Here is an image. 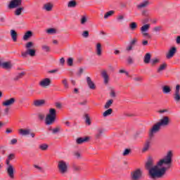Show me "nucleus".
<instances>
[{
    "label": "nucleus",
    "mask_w": 180,
    "mask_h": 180,
    "mask_svg": "<svg viewBox=\"0 0 180 180\" xmlns=\"http://www.w3.org/2000/svg\"><path fill=\"white\" fill-rule=\"evenodd\" d=\"M172 167V151L169 150L167 155L158 162L154 166V160L151 157H148L145 164V169L148 171L149 178L150 179H157V178H162L169 168Z\"/></svg>",
    "instance_id": "f257e3e1"
},
{
    "label": "nucleus",
    "mask_w": 180,
    "mask_h": 180,
    "mask_svg": "<svg viewBox=\"0 0 180 180\" xmlns=\"http://www.w3.org/2000/svg\"><path fill=\"white\" fill-rule=\"evenodd\" d=\"M169 125V117L165 116L160 120V122L155 124L149 131V137L153 139L155 133H158L161 130V127H167Z\"/></svg>",
    "instance_id": "f03ea898"
},
{
    "label": "nucleus",
    "mask_w": 180,
    "mask_h": 180,
    "mask_svg": "<svg viewBox=\"0 0 180 180\" xmlns=\"http://www.w3.org/2000/svg\"><path fill=\"white\" fill-rule=\"evenodd\" d=\"M34 46V44L32 41H28L25 44V49H27V51L25 52H22L21 56L24 58H26L27 56H30V57H34L36 56V49H32Z\"/></svg>",
    "instance_id": "7ed1b4c3"
},
{
    "label": "nucleus",
    "mask_w": 180,
    "mask_h": 180,
    "mask_svg": "<svg viewBox=\"0 0 180 180\" xmlns=\"http://www.w3.org/2000/svg\"><path fill=\"white\" fill-rule=\"evenodd\" d=\"M57 117V110L55 108H51L49 110V114L46 115L45 119V123L47 126H51L53 124L54 122H56V119Z\"/></svg>",
    "instance_id": "20e7f679"
},
{
    "label": "nucleus",
    "mask_w": 180,
    "mask_h": 180,
    "mask_svg": "<svg viewBox=\"0 0 180 180\" xmlns=\"http://www.w3.org/2000/svg\"><path fill=\"white\" fill-rule=\"evenodd\" d=\"M58 169L60 174H67L68 172V165L64 160H60L58 162Z\"/></svg>",
    "instance_id": "39448f33"
},
{
    "label": "nucleus",
    "mask_w": 180,
    "mask_h": 180,
    "mask_svg": "<svg viewBox=\"0 0 180 180\" xmlns=\"http://www.w3.org/2000/svg\"><path fill=\"white\" fill-rule=\"evenodd\" d=\"M6 164L8 165L6 168L7 174L11 179H13L15 178V169H13V166L11 165V160H9L8 158L6 160Z\"/></svg>",
    "instance_id": "423d86ee"
},
{
    "label": "nucleus",
    "mask_w": 180,
    "mask_h": 180,
    "mask_svg": "<svg viewBox=\"0 0 180 180\" xmlns=\"http://www.w3.org/2000/svg\"><path fill=\"white\" fill-rule=\"evenodd\" d=\"M143 176V171L141 169H136L131 173V178L132 180H139Z\"/></svg>",
    "instance_id": "0eeeda50"
},
{
    "label": "nucleus",
    "mask_w": 180,
    "mask_h": 180,
    "mask_svg": "<svg viewBox=\"0 0 180 180\" xmlns=\"http://www.w3.org/2000/svg\"><path fill=\"white\" fill-rule=\"evenodd\" d=\"M22 6V0H11L8 5V9H15Z\"/></svg>",
    "instance_id": "6e6552de"
},
{
    "label": "nucleus",
    "mask_w": 180,
    "mask_h": 180,
    "mask_svg": "<svg viewBox=\"0 0 180 180\" xmlns=\"http://www.w3.org/2000/svg\"><path fill=\"white\" fill-rule=\"evenodd\" d=\"M16 102L15 98H11L9 99L6 100L2 103L3 106H12Z\"/></svg>",
    "instance_id": "1a4fd4ad"
},
{
    "label": "nucleus",
    "mask_w": 180,
    "mask_h": 180,
    "mask_svg": "<svg viewBox=\"0 0 180 180\" xmlns=\"http://www.w3.org/2000/svg\"><path fill=\"white\" fill-rule=\"evenodd\" d=\"M179 91H180V85L177 84L176 86V89H175V93L174 95V99L176 102H179L180 101V94H179Z\"/></svg>",
    "instance_id": "9d476101"
},
{
    "label": "nucleus",
    "mask_w": 180,
    "mask_h": 180,
    "mask_svg": "<svg viewBox=\"0 0 180 180\" xmlns=\"http://www.w3.org/2000/svg\"><path fill=\"white\" fill-rule=\"evenodd\" d=\"M0 67H2L4 70H11L12 68V63L11 62H2L0 60Z\"/></svg>",
    "instance_id": "9b49d317"
},
{
    "label": "nucleus",
    "mask_w": 180,
    "mask_h": 180,
    "mask_svg": "<svg viewBox=\"0 0 180 180\" xmlns=\"http://www.w3.org/2000/svg\"><path fill=\"white\" fill-rule=\"evenodd\" d=\"M175 53H176V47L172 46L169 50L167 54L166 55V58L169 59L172 58L174 56H175Z\"/></svg>",
    "instance_id": "f8f14e48"
},
{
    "label": "nucleus",
    "mask_w": 180,
    "mask_h": 180,
    "mask_svg": "<svg viewBox=\"0 0 180 180\" xmlns=\"http://www.w3.org/2000/svg\"><path fill=\"white\" fill-rule=\"evenodd\" d=\"M86 79L87 85L90 89H96V85H95V83L93 82L92 79H91L89 77H87Z\"/></svg>",
    "instance_id": "ddd939ff"
},
{
    "label": "nucleus",
    "mask_w": 180,
    "mask_h": 180,
    "mask_svg": "<svg viewBox=\"0 0 180 180\" xmlns=\"http://www.w3.org/2000/svg\"><path fill=\"white\" fill-rule=\"evenodd\" d=\"M51 84V80L49 78H45L40 82L39 85L45 88L46 86H49Z\"/></svg>",
    "instance_id": "4468645a"
},
{
    "label": "nucleus",
    "mask_w": 180,
    "mask_h": 180,
    "mask_svg": "<svg viewBox=\"0 0 180 180\" xmlns=\"http://www.w3.org/2000/svg\"><path fill=\"white\" fill-rule=\"evenodd\" d=\"M153 138H150L149 136V139H148L145 144H144V146L142 149V153H146V151H148V149L150 148V144H151V139Z\"/></svg>",
    "instance_id": "2eb2a0df"
},
{
    "label": "nucleus",
    "mask_w": 180,
    "mask_h": 180,
    "mask_svg": "<svg viewBox=\"0 0 180 180\" xmlns=\"http://www.w3.org/2000/svg\"><path fill=\"white\" fill-rule=\"evenodd\" d=\"M89 136H86L84 138L79 137L76 139L77 144H84V143H87L89 141Z\"/></svg>",
    "instance_id": "dca6fc26"
},
{
    "label": "nucleus",
    "mask_w": 180,
    "mask_h": 180,
    "mask_svg": "<svg viewBox=\"0 0 180 180\" xmlns=\"http://www.w3.org/2000/svg\"><path fill=\"white\" fill-rule=\"evenodd\" d=\"M32 37H33V32L28 30L25 33L22 39L25 41H27Z\"/></svg>",
    "instance_id": "f3484780"
},
{
    "label": "nucleus",
    "mask_w": 180,
    "mask_h": 180,
    "mask_svg": "<svg viewBox=\"0 0 180 180\" xmlns=\"http://www.w3.org/2000/svg\"><path fill=\"white\" fill-rule=\"evenodd\" d=\"M10 33L13 41L16 43V41H18V32H16L15 30H11Z\"/></svg>",
    "instance_id": "a211bd4d"
},
{
    "label": "nucleus",
    "mask_w": 180,
    "mask_h": 180,
    "mask_svg": "<svg viewBox=\"0 0 180 180\" xmlns=\"http://www.w3.org/2000/svg\"><path fill=\"white\" fill-rule=\"evenodd\" d=\"M46 103V101L44 100H35L34 101L33 105H35L37 108L40 106H43Z\"/></svg>",
    "instance_id": "6ab92c4d"
},
{
    "label": "nucleus",
    "mask_w": 180,
    "mask_h": 180,
    "mask_svg": "<svg viewBox=\"0 0 180 180\" xmlns=\"http://www.w3.org/2000/svg\"><path fill=\"white\" fill-rule=\"evenodd\" d=\"M83 117L84 119H85L86 124H88V126H91V124H92V122L91 121V117H89V114L84 113Z\"/></svg>",
    "instance_id": "aec40b11"
},
{
    "label": "nucleus",
    "mask_w": 180,
    "mask_h": 180,
    "mask_svg": "<svg viewBox=\"0 0 180 180\" xmlns=\"http://www.w3.org/2000/svg\"><path fill=\"white\" fill-rule=\"evenodd\" d=\"M150 61H151V53H147L144 56L143 63L145 64H150Z\"/></svg>",
    "instance_id": "412c9836"
},
{
    "label": "nucleus",
    "mask_w": 180,
    "mask_h": 180,
    "mask_svg": "<svg viewBox=\"0 0 180 180\" xmlns=\"http://www.w3.org/2000/svg\"><path fill=\"white\" fill-rule=\"evenodd\" d=\"M101 75L104 78V84H109V75L106 72V70H103Z\"/></svg>",
    "instance_id": "4be33fe9"
},
{
    "label": "nucleus",
    "mask_w": 180,
    "mask_h": 180,
    "mask_svg": "<svg viewBox=\"0 0 180 180\" xmlns=\"http://www.w3.org/2000/svg\"><path fill=\"white\" fill-rule=\"evenodd\" d=\"M25 75H26V72H22L20 73H18V75L15 76L13 79L15 82L19 81V79H22V78H23V77Z\"/></svg>",
    "instance_id": "5701e85b"
},
{
    "label": "nucleus",
    "mask_w": 180,
    "mask_h": 180,
    "mask_svg": "<svg viewBox=\"0 0 180 180\" xmlns=\"http://www.w3.org/2000/svg\"><path fill=\"white\" fill-rule=\"evenodd\" d=\"M30 131H32L31 129H19V133L21 134V136H27V134H30Z\"/></svg>",
    "instance_id": "b1692460"
},
{
    "label": "nucleus",
    "mask_w": 180,
    "mask_h": 180,
    "mask_svg": "<svg viewBox=\"0 0 180 180\" xmlns=\"http://www.w3.org/2000/svg\"><path fill=\"white\" fill-rule=\"evenodd\" d=\"M77 5H78V4L77 3V1L71 0L68 3V8H76Z\"/></svg>",
    "instance_id": "393cba45"
},
{
    "label": "nucleus",
    "mask_w": 180,
    "mask_h": 180,
    "mask_svg": "<svg viewBox=\"0 0 180 180\" xmlns=\"http://www.w3.org/2000/svg\"><path fill=\"white\" fill-rule=\"evenodd\" d=\"M96 54L97 56H102V44L101 43L96 45Z\"/></svg>",
    "instance_id": "a878e982"
},
{
    "label": "nucleus",
    "mask_w": 180,
    "mask_h": 180,
    "mask_svg": "<svg viewBox=\"0 0 180 180\" xmlns=\"http://www.w3.org/2000/svg\"><path fill=\"white\" fill-rule=\"evenodd\" d=\"M44 9H46L47 11V12H50V11H53V4H51V3H47V4H44Z\"/></svg>",
    "instance_id": "bb28decb"
},
{
    "label": "nucleus",
    "mask_w": 180,
    "mask_h": 180,
    "mask_svg": "<svg viewBox=\"0 0 180 180\" xmlns=\"http://www.w3.org/2000/svg\"><path fill=\"white\" fill-rule=\"evenodd\" d=\"M24 9L23 7L17 8L14 12V15H15V16H20V15H22V11H24Z\"/></svg>",
    "instance_id": "cd10ccee"
},
{
    "label": "nucleus",
    "mask_w": 180,
    "mask_h": 180,
    "mask_svg": "<svg viewBox=\"0 0 180 180\" xmlns=\"http://www.w3.org/2000/svg\"><path fill=\"white\" fill-rule=\"evenodd\" d=\"M113 113V109L112 108H108L107 110H105L103 113V116L104 117H108V116H110V114Z\"/></svg>",
    "instance_id": "c85d7f7f"
},
{
    "label": "nucleus",
    "mask_w": 180,
    "mask_h": 180,
    "mask_svg": "<svg viewBox=\"0 0 180 180\" xmlns=\"http://www.w3.org/2000/svg\"><path fill=\"white\" fill-rule=\"evenodd\" d=\"M150 24H146V25H143V26L141 27V32H148V30L150 29Z\"/></svg>",
    "instance_id": "c756f323"
},
{
    "label": "nucleus",
    "mask_w": 180,
    "mask_h": 180,
    "mask_svg": "<svg viewBox=\"0 0 180 180\" xmlns=\"http://www.w3.org/2000/svg\"><path fill=\"white\" fill-rule=\"evenodd\" d=\"M41 50L43 51H45V53H50V51H51V49L50 48V46L46 44L41 46Z\"/></svg>",
    "instance_id": "7c9ffc66"
},
{
    "label": "nucleus",
    "mask_w": 180,
    "mask_h": 180,
    "mask_svg": "<svg viewBox=\"0 0 180 180\" xmlns=\"http://www.w3.org/2000/svg\"><path fill=\"white\" fill-rule=\"evenodd\" d=\"M162 92L163 94H169L171 92V87L169 86H163Z\"/></svg>",
    "instance_id": "2f4dec72"
},
{
    "label": "nucleus",
    "mask_w": 180,
    "mask_h": 180,
    "mask_svg": "<svg viewBox=\"0 0 180 180\" xmlns=\"http://www.w3.org/2000/svg\"><path fill=\"white\" fill-rule=\"evenodd\" d=\"M113 103V99L108 100L104 105L105 109H109L112 104Z\"/></svg>",
    "instance_id": "473e14b6"
},
{
    "label": "nucleus",
    "mask_w": 180,
    "mask_h": 180,
    "mask_svg": "<svg viewBox=\"0 0 180 180\" xmlns=\"http://www.w3.org/2000/svg\"><path fill=\"white\" fill-rule=\"evenodd\" d=\"M39 148L42 151H46V150H48L49 148V145H47L46 143H42L39 145Z\"/></svg>",
    "instance_id": "72a5a7b5"
},
{
    "label": "nucleus",
    "mask_w": 180,
    "mask_h": 180,
    "mask_svg": "<svg viewBox=\"0 0 180 180\" xmlns=\"http://www.w3.org/2000/svg\"><path fill=\"white\" fill-rule=\"evenodd\" d=\"M46 33H48V34H56L57 30H56V28H49L46 30Z\"/></svg>",
    "instance_id": "f704fd0d"
},
{
    "label": "nucleus",
    "mask_w": 180,
    "mask_h": 180,
    "mask_svg": "<svg viewBox=\"0 0 180 180\" xmlns=\"http://www.w3.org/2000/svg\"><path fill=\"white\" fill-rule=\"evenodd\" d=\"M129 28L131 29V30H136V29H137V22H132L129 24Z\"/></svg>",
    "instance_id": "c9c22d12"
},
{
    "label": "nucleus",
    "mask_w": 180,
    "mask_h": 180,
    "mask_svg": "<svg viewBox=\"0 0 180 180\" xmlns=\"http://www.w3.org/2000/svg\"><path fill=\"white\" fill-rule=\"evenodd\" d=\"M102 134H103V129H98V132L96 134V139H100L101 137H102Z\"/></svg>",
    "instance_id": "e433bc0d"
},
{
    "label": "nucleus",
    "mask_w": 180,
    "mask_h": 180,
    "mask_svg": "<svg viewBox=\"0 0 180 180\" xmlns=\"http://www.w3.org/2000/svg\"><path fill=\"white\" fill-rule=\"evenodd\" d=\"M115 14V11H108L105 15H104V19H108V18L112 16V15Z\"/></svg>",
    "instance_id": "4c0bfd02"
},
{
    "label": "nucleus",
    "mask_w": 180,
    "mask_h": 180,
    "mask_svg": "<svg viewBox=\"0 0 180 180\" xmlns=\"http://www.w3.org/2000/svg\"><path fill=\"white\" fill-rule=\"evenodd\" d=\"M148 5V1H146L143 3H141V4H139L137 6L138 9H141V8H146Z\"/></svg>",
    "instance_id": "58836bf2"
},
{
    "label": "nucleus",
    "mask_w": 180,
    "mask_h": 180,
    "mask_svg": "<svg viewBox=\"0 0 180 180\" xmlns=\"http://www.w3.org/2000/svg\"><path fill=\"white\" fill-rule=\"evenodd\" d=\"M166 68H167V63H163L158 69V72H161V71H164V70H165Z\"/></svg>",
    "instance_id": "ea45409f"
},
{
    "label": "nucleus",
    "mask_w": 180,
    "mask_h": 180,
    "mask_svg": "<svg viewBox=\"0 0 180 180\" xmlns=\"http://www.w3.org/2000/svg\"><path fill=\"white\" fill-rule=\"evenodd\" d=\"M67 63L69 67H72L74 65V59L72 58H68Z\"/></svg>",
    "instance_id": "a19ab883"
},
{
    "label": "nucleus",
    "mask_w": 180,
    "mask_h": 180,
    "mask_svg": "<svg viewBox=\"0 0 180 180\" xmlns=\"http://www.w3.org/2000/svg\"><path fill=\"white\" fill-rule=\"evenodd\" d=\"M158 63H160V59L158 58H154L151 60L150 62V65L154 67V65H155V64H158Z\"/></svg>",
    "instance_id": "79ce46f5"
},
{
    "label": "nucleus",
    "mask_w": 180,
    "mask_h": 180,
    "mask_svg": "<svg viewBox=\"0 0 180 180\" xmlns=\"http://www.w3.org/2000/svg\"><path fill=\"white\" fill-rule=\"evenodd\" d=\"M130 153H131V149H130V148H126V149L124 150V152H123V153H122V155H123L124 157H126V156L129 155V154Z\"/></svg>",
    "instance_id": "37998d69"
},
{
    "label": "nucleus",
    "mask_w": 180,
    "mask_h": 180,
    "mask_svg": "<svg viewBox=\"0 0 180 180\" xmlns=\"http://www.w3.org/2000/svg\"><path fill=\"white\" fill-rule=\"evenodd\" d=\"M60 130H61V128L60 127L54 128L53 129L52 134H57L58 133H60Z\"/></svg>",
    "instance_id": "c03bdc74"
},
{
    "label": "nucleus",
    "mask_w": 180,
    "mask_h": 180,
    "mask_svg": "<svg viewBox=\"0 0 180 180\" xmlns=\"http://www.w3.org/2000/svg\"><path fill=\"white\" fill-rule=\"evenodd\" d=\"M62 84L64 85L65 89H68L69 86L68 81L67 80V79H64L63 80H62Z\"/></svg>",
    "instance_id": "a18cd8bd"
},
{
    "label": "nucleus",
    "mask_w": 180,
    "mask_h": 180,
    "mask_svg": "<svg viewBox=\"0 0 180 180\" xmlns=\"http://www.w3.org/2000/svg\"><path fill=\"white\" fill-rule=\"evenodd\" d=\"M127 61L129 65H131V64H134V60H133L131 56H128Z\"/></svg>",
    "instance_id": "49530a36"
},
{
    "label": "nucleus",
    "mask_w": 180,
    "mask_h": 180,
    "mask_svg": "<svg viewBox=\"0 0 180 180\" xmlns=\"http://www.w3.org/2000/svg\"><path fill=\"white\" fill-rule=\"evenodd\" d=\"M73 171H75L76 172H79L82 169L81 168V166L77 165H73L72 167Z\"/></svg>",
    "instance_id": "de8ad7c7"
},
{
    "label": "nucleus",
    "mask_w": 180,
    "mask_h": 180,
    "mask_svg": "<svg viewBox=\"0 0 180 180\" xmlns=\"http://www.w3.org/2000/svg\"><path fill=\"white\" fill-rule=\"evenodd\" d=\"M82 36L85 39L89 37V31L88 30L84 31L83 33L82 34Z\"/></svg>",
    "instance_id": "09e8293b"
},
{
    "label": "nucleus",
    "mask_w": 180,
    "mask_h": 180,
    "mask_svg": "<svg viewBox=\"0 0 180 180\" xmlns=\"http://www.w3.org/2000/svg\"><path fill=\"white\" fill-rule=\"evenodd\" d=\"M86 20H88L86 19V17L85 15H83L81 18V24L84 25V23H86Z\"/></svg>",
    "instance_id": "8fccbe9b"
},
{
    "label": "nucleus",
    "mask_w": 180,
    "mask_h": 180,
    "mask_svg": "<svg viewBox=\"0 0 180 180\" xmlns=\"http://www.w3.org/2000/svg\"><path fill=\"white\" fill-rule=\"evenodd\" d=\"M136 43H137V39L136 38H134L129 43V45L131 46H136Z\"/></svg>",
    "instance_id": "3c124183"
},
{
    "label": "nucleus",
    "mask_w": 180,
    "mask_h": 180,
    "mask_svg": "<svg viewBox=\"0 0 180 180\" xmlns=\"http://www.w3.org/2000/svg\"><path fill=\"white\" fill-rule=\"evenodd\" d=\"M10 161H12V160H15V154L11 153L8 155V158Z\"/></svg>",
    "instance_id": "603ef678"
},
{
    "label": "nucleus",
    "mask_w": 180,
    "mask_h": 180,
    "mask_svg": "<svg viewBox=\"0 0 180 180\" xmlns=\"http://www.w3.org/2000/svg\"><path fill=\"white\" fill-rule=\"evenodd\" d=\"M83 72H84V69L82 68H80L79 70V72H77V77H81Z\"/></svg>",
    "instance_id": "864d4df0"
},
{
    "label": "nucleus",
    "mask_w": 180,
    "mask_h": 180,
    "mask_svg": "<svg viewBox=\"0 0 180 180\" xmlns=\"http://www.w3.org/2000/svg\"><path fill=\"white\" fill-rule=\"evenodd\" d=\"M141 34H143V37H148V39H151L150 34L148 32H141Z\"/></svg>",
    "instance_id": "5fc2aeb1"
},
{
    "label": "nucleus",
    "mask_w": 180,
    "mask_h": 180,
    "mask_svg": "<svg viewBox=\"0 0 180 180\" xmlns=\"http://www.w3.org/2000/svg\"><path fill=\"white\" fill-rule=\"evenodd\" d=\"M18 143V139H11V142H10V144L11 146H15V144H16Z\"/></svg>",
    "instance_id": "6e6d98bb"
},
{
    "label": "nucleus",
    "mask_w": 180,
    "mask_h": 180,
    "mask_svg": "<svg viewBox=\"0 0 180 180\" xmlns=\"http://www.w3.org/2000/svg\"><path fill=\"white\" fill-rule=\"evenodd\" d=\"M134 81H136V82H141V81H143V77H135L134 78Z\"/></svg>",
    "instance_id": "4d7b16f0"
},
{
    "label": "nucleus",
    "mask_w": 180,
    "mask_h": 180,
    "mask_svg": "<svg viewBox=\"0 0 180 180\" xmlns=\"http://www.w3.org/2000/svg\"><path fill=\"white\" fill-rule=\"evenodd\" d=\"M9 110H10L9 108H6L4 109V115L6 116H8L9 115Z\"/></svg>",
    "instance_id": "13d9d810"
},
{
    "label": "nucleus",
    "mask_w": 180,
    "mask_h": 180,
    "mask_svg": "<svg viewBox=\"0 0 180 180\" xmlns=\"http://www.w3.org/2000/svg\"><path fill=\"white\" fill-rule=\"evenodd\" d=\"M111 98H116V92L115 91L112 90L110 94Z\"/></svg>",
    "instance_id": "bf43d9fd"
},
{
    "label": "nucleus",
    "mask_w": 180,
    "mask_h": 180,
    "mask_svg": "<svg viewBox=\"0 0 180 180\" xmlns=\"http://www.w3.org/2000/svg\"><path fill=\"white\" fill-rule=\"evenodd\" d=\"M74 156L77 158H81V153H79V152H76L74 153Z\"/></svg>",
    "instance_id": "052dcab7"
},
{
    "label": "nucleus",
    "mask_w": 180,
    "mask_h": 180,
    "mask_svg": "<svg viewBox=\"0 0 180 180\" xmlns=\"http://www.w3.org/2000/svg\"><path fill=\"white\" fill-rule=\"evenodd\" d=\"M154 32H160L161 30V27L160 26H158V27H155L153 28Z\"/></svg>",
    "instance_id": "680f3d73"
},
{
    "label": "nucleus",
    "mask_w": 180,
    "mask_h": 180,
    "mask_svg": "<svg viewBox=\"0 0 180 180\" xmlns=\"http://www.w3.org/2000/svg\"><path fill=\"white\" fill-rule=\"evenodd\" d=\"M38 117H39V120H44V115H43V114H39Z\"/></svg>",
    "instance_id": "e2e57ef3"
},
{
    "label": "nucleus",
    "mask_w": 180,
    "mask_h": 180,
    "mask_svg": "<svg viewBox=\"0 0 180 180\" xmlns=\"http://www.w3.org/2000/svg\"><path fill=\"white\" fill-rule=\"evenodd\" d=\"M88 103V101L86 100H84L83 102L79 103V105H85Z\"/></svg>",
    "instance_id": "0e129e2a"
},
{
    "label": "nucleus",
    "mask_w": 180,
    "mask_h": 180,
    "mask_svg": "<svg viewBox=\"0 0 180 180\" xmlns=\"http://www.w3.org/2000/svg\"><path fill=\"white\" fill-rule=\"evenodd\" d=\"M123 19H124V16L123 15H118L117 18V20H123Z\"/></svg>",
    "instance_id": "69168bd1"
},
{
    "label": "nucleus",
    "mask_w": 180,
    "mask_h": 180,
    "mask_svg": "<svg viewBox=\"0 0 180 180\" xmlns=\"http://www.w3.org/2000/svg\"><path fill=\"white\" fill-rule=\"evenodd\" d=\"M56 107L58 109H61V108H62L61 103H56Z\"/></svg>",
    "instance_id": "338daca9"
},
{
    "label": "nucleus",
    "mask_w": 180,
    "mask_h": 180,
    "mask_svg": "<svg viewBox=\"0 0 180 180\" xmlns=\"http://www.w3.org/2000/svg\"><path fill=\"white\" fill-rule=\"evenodd\" d=\"M176 43L180 44V36H178L176 39Z\"/></svg>",
    "instance_id": "774afa93"
}]
</instances>
